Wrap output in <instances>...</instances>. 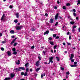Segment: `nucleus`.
<instances>
[{"instance_id": "7", "label": "nucleus", "mask_w": 80, "mask_h": 80, "mask_svg": "<svg viewBox=\"0 0 80 80\" xmlns=\"http://www.w3.org/2000/svg\"><path fill=\"white\" fill-rule=\"evenodd\" d=\"M19 70H20V69H21V70H25V68L23 67H19Z\"/></svg>"}, {"instance_id": "4", "label": "nucleus", "mask_w": 80, "mask_h": 80, "mask_svg": "<svg viewBox=\"0 0 80 80\" xmlns=\"http://www.w3.org/2000/svg\"><path fill=\"white\" fill-rule=\"evenodd\" d=\"M11 78H13V77H15V74H13V73H11L9 75Z\"/></svg>"}, {"instance_id": "5", "label": "nucleus", "mask_w": 80, "mask_h": 80, "mask_svg": "<svg viewBox=\"0 0 80 80\" xmlns=\"http://www.w3.org/2000/svg\"><path fill=\"white\" fill-rule=\"evenodd\" d=\"M17 40V38H15L12 41V42L11 43V45H12L14 42H15V41Z\"/></svg>"}, {"instance_id": "9", "label": "nucleus", "mask_w": 80, "mask_h": 80, "mask_svg": "<svg viewBox=\"0 0 80 80\" xmlns=\"http://www.w3.org/2000/svg\"><path fill=\"white\" fill-rule=\"evenodd\" d=\"M16 16L17 18H18L19 17V13L17 12L16 14Z\"/></svg>"}, {"instance_id": "21", "label": "nucleus", "mask_w": 80, "mask_h": 80, "mask_svg": "<svg viewBox=\"0 0 80 80\" xmlns=\"http://www.w3.org/2000/svg\"><path fill=\"white\" fill-rule=\"evenodd\" d=\"M53 20L52 19H50V23H53Z\"/></svg>"}, {"instance_id": "23", "label": "nucleus", "mask_w": 80, "mask_h": 80, "mask_svg": "<svg viewBox=\"0 0 80 80\" xmlns=\"http://www.w3.org/2000/svg\"><path fill=\"white\" fill-rule=\"evenodd\" d=\"M16 64H17V65H20V60H18V62H16Z\"/></svg>"}, {"instance_id": "28", "label": "nucleus", "mask_w": 80, "mask_h": 80, "mask_svg": "<svg viewBox=\"0 0 80 80\" xmlns=\"http://www.w3.org/2000/svg\"><path fill=\"white\" fill-rule=\"evenodd\" d=\"M13 54L14 55H17V52L16 51H14L13 52Z\"/></svg>"}, {"instance_id": "63", "label": "nucleus", "mask_w": 80, "mask_h": 80, "mask_svg": "<svg viewBox=\"0 0 80 80\" xmlns=\"http://www.w3.org/2000/svg\"><path fill=\"white\" fill-rule=\"evenodd\" d=\"M29 80H33V79L32 78H30Z\"/></svg>"}, {"instance_id": "55", "label": "nucleus", "mask_w": 80, "mask_h": 80, "mask_svg": "<svg viewBox=\"0 0 80 80\" xmlns=\"http://www.w3.org/2000/svg\"><path fill=\"white\" fill-rule=\"evenodd\" d=\"M6 42H5V41H2V43H5Z\"/></svg>"}, {"instance_id": "49", "label": "nucleus", "mask_w": 80, "mask_h": 80, "mask_svg": "<svg viewBox=\"0 0 80 80\" xmlns=\"http://www.w3.org/2000/svg\"><path fill=\"white\" fill-rule=\"evenodd\" d=\"M35 47V46H32V47H31V48H32V49L34 48Z\"/></svg>"}, {"instance_id": "42", "label": "nucleus", "mask_w": 80, "mask_h": 80, "mask_svg": "<svg viewBox=\"0 0 80 80\" xmlns=\"http://www.w3.org/2000/svg\"><path fill=\"white\" fill-rule=\"evenodd\" d=\"M76 27H77V26H74L72 27V28H76Z\"/></svg>"}, {"instance_id": "43", "label": "nucleus", "mask_w": 80, "mask_h": 80, "mask_svg": "<svg viewBox=\"0 0 80 80\" xmlns=\"http://www.w3.org/2000/svg\"><path fill=\"white\" fill-rule=\"evenodd\" d=\"M62 8L63 9H64V10H65L66 9V7L65 6H63L62 7Z\"/></svg>"}, {"instance_id": "39", "label": "nucleus", "mask_w": 80, "mask_h": 80, "mask_svg": "<svg viewBox=\"0 0 80 80\" xmlns=\"http://www.w3.org/2000/svg\"><path fill=\"white\" fill-rule=\"evenodd\" d=\"M60 68H61V70H62V71L64 70V68H63L61 67Z\"/></svg>"}, {"instance_id": "11", "label": "nucleus", "mask_w": 80, "mask_h": 80, "mask_svg": "<svg viewBox=\"0 0 80 80\" xmlns=\"http://www.w3.org/2000/svg\"><path fill=\"white\" fill-rule=\"evenodd\" d=\"M24 66L26 68L28 67V62H27L26 64H25Z\"/></svg>"}, {"instance_id": "12", "label": "nucleus", "mask_w": 80, "mask_h": 80, "mask_svg": "<svg viewBox=\"0 0 80 80\" xmlns=\"http://www.w3.org/2000/svg\"><path fill=\"white\" fill-rule=\"evenodd\" d=\"M21 28V27H19V26H17L16 27V30H20V29Z\"/></svg>"}, {"instance_id": "58", "label": "nucleus", "mask_w": 80, "mask_h": 80, "mask_svg": "<svg viewBox=\"0 0 80 80\" xmlns=\"http://www.w3.org/2000/svg\"><path fill=\"white\" fill-rule=\"evenodd\" d=\"M66 77L67 78H68V75H66Z\"/></svg>"}, {"instance_id": "29", "label": "nucleus", "mask_w": 80, "mask_h": 80, "mask_svg": "<svg viewBox=\"0 0 80 80\" xmlns=\"http://www.w3.org/2000/svg\"><path fill=\"white\" fill-rule=\"evenodd\" d=\"M56 58H57L58 62L60 60V59H59V58H58V57H57Z\"/></svg>"}, {"instance_id": "34", "label": "nucleus", "mask_w": 80, "mask_h": 80, "mask_svg": "<svg viewBox=\"0 0 80 80\" xmlns=\"http://www.w3.org/2000/svg\"><path fill=\"white\" fill-rule=\"evenodd\" d=\"M17 45H18V43L17 42H16L14 44L13 46H16Z\"/></svg>"}, {"instance_id": "56", "label": "nucleus", "mask_w": 80, "mask_h": 80, "mask_svg": "<svg viewBox=\"0 0 80 80\" xmlns=\"http://www.w3.org/2000/svg\"><path fill=\"white\" fill-rule=\"evenodd\" d=\"M59 38V37L58 36H57L56 37V39H58Z\"/></svg>"}, {"instance_id": "41", "label": "nucleus", "mask_w": 80, "mask_h": 80, "mask_svg": "<svg viewBox=\"0 0 80 80\" xmlns=\"http://www.w3.org/2000/svg\"><path fill=\"white\" fill-rule=\"evenodd\" d=\"M58 24V22H57L55 24V26H57V25Z\"/></svg>"}, {"instance_id": "33", "label": "nucleus", "mask_w": 80, "mask_h": 80, "mask_svg": "<svg viewBox=\"0 0 80 80\" xmlns=\"http://www.w3.org/2000/svg\"><path fill=\"white\" fill-rule=\"evenodd\" d=\"M69 74H70V72H69L68 71V72H66V75H68Z\"/></svg>"}, {"instance_id": "62", "label": "nucleus", "mask_w": 80, "mask_h": 80, "mask_svg": "<svg viewBox=\"0 0 80 80\" xmlns=\"http://www.w3.org/2000/svg\"><path fill=\"white\" fill-rule=\"evenodd\" d=\"M12 38H15V36H11Z\"/></svg>"}, {"instance_id": "16", "label": "nucleus", "mask_w": 80, "mask_h": 80, "mask_svg": "<svg viewBox=\"0 0 80 80\" xmlns=\"http://www.w3.org/2000/svg\"><path fill=\"white\" fill-rule=\"evenodd\" d=\"M77 64H74L71 66V67H77Z\"/></svg>"}, {"instance_id": "47", "label": "nucleus", "mask_w": 80, "mask_h": 80, "mask_svg": "<svg viewBox=\"0 0 80 80\" xmlns=\"http://www.w3.org/2000/svg\"><path fill=\"white\" fill-rule=\"evenodd\" d=\"M1 50H2V51H3L4 50V48H1Z\"/></svg>"}, {"instance_id": "52", "label": "nucleus", "mask_w": 80, "mask_h": 80, "mask_svg": "<svg viewBox=\"0 0 80 80\" xmlns=\"http://www.w3.org/2000/svg\"><path fill=\"white\" fill-rule=\"evenodd\" d=\"M67 44L68 45H71V44H70V43L68 42Z\"/></svg>"}, {"instance_id": "59", "label": "nucleus", "mask_w": 80, "mask_h": 80, "mask_svg": "<svg viewBox=\"0 0 80 80\" xmlns=\"http://www.w3.org/2000/svg\"><path fill=\"white\" fill-rule=\"evenodd\" d=\"M73 15L75 17L76 16V13H73Z\"/></svg>"}, {"instance_id": "36", "label": "nucleus", "mask_w": 80, "mask_h": 80, "mask_svg": "<svg viewBox=\"0 0 80 80\" xmlns=\"http://www.w3.org/2000/svg\"><path fill=\"white\" fill-rule=\"evenodd\" d=\"M31 30L32 31H35V29L33 28H32L31 29Z\"/></svg>"}, {"instance_id": "20", "label": "nucleus", "mask_w": 80, "mask_h": 80, "mask_svg": "<svg viewBox=\"0 0 80 80\" xmlns=\"http://www.w3.org/2000/svg\"><path fill=\"white\" fill-rule=\"evenodd\" d=\"M43 76H45V73H44V75L41 74V78H43Z\"/></svg>"}, {"instance_id": "44", "label": "nucleus", "mask_w": 80, "mask_h": 80, "mask_svg": "<svg viewBox=\"0 0 80 80\" xmlns=\"http://www.w3.org/2000/svg\"><path fill=\"white\" fill-rule=\"evenodd\" d=\"M48 40H52V38L51 37H49L48 38Z\"/></svg>"}, {"instance_id": "10", "label": "nucleus", "mask_w": 80, "mask_h": 80, "mask_svg": "<svg viewBox=\"0 0 80 80\" xmlns=\"http://www.w3.org/2000/svg\"><path fill=\"white\" fill-rule=\"evenodd\" d=\"M58 13H57L55 16V20H57V18H58Z\"/></svg>"}, {"instance_id": "25", "label": "nucleus", "mask_w": 80, "mask_h": 80, "mask_svg": "<svg viewBox=\"0 0 80 80\" xmlns=\"http://www.w3.org/2000/svg\"><path fill=\"white\" fill-rule=\"evenodd\" d=\"M70 24H71L72 25H73L74 23H75L74 22H70Z\"/></svg>"}, {"instance_id": "22", "label": "nucleus", "mask_w": 80, "mask_h": 80, "mask_svg": "<svg viewBox=\"0 0 80 80\" xmlns=\"http://www.w3.org/2000/svg\"><path fill=\"white\" fill-rule=\"evenodd\" d=\"M49 43H50V44H51V45H53V42L52 41H50L49 42Z\"/></svg>"}, {"instance_id": "37", "label": "nucleus", "mask_w": 80, "mask_h": 80, "mask_svg": "<svg viewBox=\"0 0 80 80\" xmlns=\"http://www.w3.org/2000/svg\"><path fill=\"white\" fill-rule=\"evenodd\" d=\"M70 6V4L69 3H67L66 4V6Z\"/></svg>"}, {"instance_id": "14", "label": "nucleus", "mask_w": 80, "mask_h": 80, "mask_svg": "<svg viewBox=\"0 0 80 80\" xmlns=\"http://www.w3.org/2000/svg\"><path fill=\"white\" fill-rule=\"evenodd\" d=\"M48 33H49V31H47L44 33V35H46V34H48Z\"/></svg>"}, {"instance_id": "8", "label": "nucleus", "mask_w": 80, "mask_h": 80, "mask_svg": "<svg viewBox=\"0 0 80 80\" xmlns=\"http://www.w3.org/2000/svg\"><path fill=\"white\" fill-rule=\"evenodd\" d=\"M62 30H63L64 31H65V30H66V27L65 26H63V27L62 28Z\"/></svg>"}, {"instance_id": "15", "label": "nucleus", "mask_w": 80, "mask_h": 80, "mask_svg": "<svg viewBox=\"0 0 80 80\" xmlns=\"http://www.w3.org/2000/svg\"><path fill=\"white\" fill-rule=\"evenodd\" d=\"M10 33L11 34H13V33H15V32H14V31L12 30L10 31Z\"/></svg>"}, {"instance_id": "32", "label": "nucleus", "mask_w": 80, "mask_h": 80, "mask_svg": "<svg viewBox=\"0 0 80 80\" xmlns=\"http://www.w3.org/2000/svg\"><path fill=\"white\" fill-rule=\"evenodd\" d=\"M72 12H76V10H75V9H73L72 10Z\"/></svg>"}, {"instance_id": "18", "label": "nucleus", "mask_w": 80, "mask_h": 80, "mask_svg": "<svg viewBox=\"0 0 80 80\" xmlns=\"http://www.w3.org/2000/svg\"><path fill=\"white\" fill-rule=\"evenodd\" d=\"M5 15L4 14H3L1 18V20H3L4 17H5Z\"/></svg>"}, {"instance_id": "40", "label": "nucleus", "mask_w": 80, "mask_h": 80, "mask_svg": "<svg viewBox=\"0 0 80 80\" xmlns=\"http://www.w3.org/2000/svg\"><path fill=\"white\" fill-rule=\"evenodd\" d=\"M57 45H55L54 46V49H56L57 48Z\"/></svg>"}, {"instance_id": "27", "label": "nucleus", "mask_w": 80, "mask_h": 80, "mask_svg": "<svg viewBox=\"0 0 80 80\" xmlns=\"http://www.w3.org/2000/svg\"><path fill=\"white\" fill-rule=\"evenodd\" d=\"M14 22L16 23H17L18 22V20H17L16 19V20H15L14 21Z\"/></svg>"}, {"instance_id": "35", "label": "nucleus", "mask_w": 80, "mask_h": 80, "mask_svg": "<svg viewBox=\"0 0 80 80\" xmlns=\"http://www.w3.org/2000/svg\"><path fill=\"white\" fill-rule=\"evenodd\" d=\"M72 32H75V31H76V30L75 29L72 28Z\"/></svg>"}, {"instance_id": "31", "label": "nucleus", "mask_w": 80, "mask_h": 80, "mask_svg": "<svg viewBox=\"0 0 80 80\" xmlns=\"http://www.w3.org/2000/svg\"><path fill=\"white\" fill-rule=\"evenodd\" d=\"M78 3L77 4V5H78V4H80V0H78Z\"/></svg>"}, {"instance_id": "61", "label": "nucleus", "mask_w": 80, "mask_h": 80, "mask_svg": "<svg viewBox=\"0 0 80 80\" xmlns=\"http://www.w3.org/2000/svg\"><path fill=\"white\" fill-rule=\"evenodd\" d=\"M45 15L46 16V17H48V14L47 13H46L45 14Z\"/></svg>"}, {"instance_id": "48", "label": "nucleus", "mask_w": 80, "mask_h": 80, "mask_svg": "<svg viewBox=\"0 0 80 80\" xmlns=\"http://www.w3.org/2000/svg\"><path fill=\"white\" fill-rule=\"evenodd\" d=\"M38 58H39V60H41V58L40 56H38Z\"/></svg>"}, {"instance_id": "26", "label": "nucleus", "mask_w": 80, "mask_h": 80, "mask_svg": "<svg viewBox=\"0 0 80 80\" xmlns=\"http://www.w3.org/2000/svg\"><path fill=\"white\" fill-rule=\"evenodd\" d=\"M24 75L25 77H26V76L27 75V72H25L24 74Z\"/></svg>"}, {"instance_id": "53", "label": "nucleus", "mask_w": 80, "mask_h": 80, "mask_svg": "<svg viewBox=\"0 0 80 80\" xmlns=\"http://www.w3.org/2000/svg\"><path fill=\"white\" fill-rule=\"evenodd\" d=\"M69 39H70V40H71V39H72V37L70 36L69 37Z\"/></svg>"}, {"instance_id": "3", "label": "nucleus", "mask_w": 80, "mask_h": 80, "mask_svg": "<svg viewBox=\"0 0 80 80\" xmlns=\"http://www.w3.org/2000/svg\"><path fill=\"white\" fill-rule=\"evenodd\" d=\"M40 65V61H38L37 62H36V66L37 67H38Z\"/></svg>"}, {"instance_id": "1", "label": "nucleus", "mask_w": 80, "mask_h": 80, "mask_svg": "<svg viewBox=\"0 0 80 80\" xmlns=\"http://www.w3.org/2000/svg\"><path fill=\"white\" fill-rule=\"evenodd\" d=\"M73 57H74V55L73 54H72L71 55V57L70 58L69 60H71L72 62H74V60L73 59H72V58H73Z\"/></svg>"}, {"instance_id": "57", "label": "nucleus", "mask_w": 80, "mask_h": 80, "mask_svg": "<svg viewBox=\"0 0 80 80\" xmlns=\"http://www.w3.org/2000/svg\"><path fill=\"white\" fill-rule=\"evenodd\" d=\"M30 72H32L33 71V69H32V68L30 69Z\"/></svg>"}, {"instance_id": "54", "label": "nucleus", "mask_w": 80, "mask_h": 80, "mask_svg": "<svg viewBox=\"0 0 80 80\" xmlns=\"http://www.w3.org/2000/svg\"><path fill=\"white\" fill-rule=\"evenodd\" d=\"M77 62H74V65H77Z\"/></svg>"}, {"instance_id": "17", "label": "nucleus", "mask_w": 80, "mask_h": 80, "mask_svg": "<svg viewBox=\"0 0 80 80\" xmlns=\"http://www.w3.org/2000/svg\"><path fill=\"white\" fill-rule=\"evenodd\" d=\"M46 52V51H42V55H45V52Z\"/></svg>"}, {"instance_id": "2", "label": "nucleus", "mask_w": 80, "mask_h": 80, "mask_svg": "<svg viewBox=\"0 0 80 80\" xmlns=\"http://www.w3.org/2000/svg\"><path fill=\"white\" fill-rule=\"evenodd\" d=\"M54 58L53 57H49V63H50V62L51 63H53V59Z\"/></svg>"}, {"instance_id": "38", "label": "nucleus", "mask_w": 80, "mask_h": 80, "mask_svg": "<svg viewBox=\"0 0 80 80\" xmlns=\"http://www.w3.org/2000/svg\"><path fill=\"white\" fill-rule=\"evenodd\" d=\"M29 70V69H28V68H27L26 69V72H28V70Z\"/></svg>"}, {"instance_id": "51", "label": "nucleus", "mask_w": 80, "mask_h": 80, "mask_svg": "<svg viewBox=\"0 0 80 80\" xmlns=\"http://www.w3.org/2000/svg\"><path fill=\"white\" fill-rule=\"evenodd\" d=\"M44 64H46L47 65H48V64H50V63H49V62L48 63H47V62H44Z\"/></svg>"}, {"instance_id": "6", "label": "nucleus", "mask_w": 80, "mask_h": 80, "mask_svg": "<svg viewBox=\"0 0 80 80\" xmlns=\"http://www.w3.org/2000/svg\"><path fill=\"white\" fill-rule=\"evenodd\" d=\"M7 53L8 55V56H9V57H10L11 56V52L10 51H8L7 52Z\"/></svg>"}, {"instance_id": "46", "label": "nucleus", "mask_w": 80, "mask_h": 80, "mask_svg": "<svg viewBox=\"0 0 80 80\" xmlns=\"http://www.w3.org/2000/svg\"><path fill=\"white\" fill-rule=\"evenodd\" d=\"M56 36H57V35L55 34H54L53 35V37H56Z\"/></svg>"}, {"instance_id": "60", "label": "nucleus", "mask_w": 80, "mask_h": 80, "mask_svg": "<svg viewBox=\"0 0 80 80\" xmlns=\"http://www.w3.org/2000/svg\"><path fill=\"white\" fill-rule=\"evenodd\" d=\"M2 33H0V37H2Z\"/></svg>"}, {"instance_id": "45", "label": "nucleus", "mask_w": 80, "mask_h": 80, "mask_svg": "<svg viewBox=\"0 0 80 80\" xmlns=\"http://www.w3.org/2000/svg\"><path fill=\"white\" fill-rule=\"evenodd\" d=\"M9 8H13V6L12 5H10L9 6Z\"/></svg>"}, {"instance_id": "13", "label": "nucleus", "mask_w": 80, "mask_h": 80, "mask_svg": "<svg viewBox=\"0 0 80 80\" xmlns=\"http://www.w3.org/2000/svg\"><path fill=\"white\" fill-rule=\"evenodd\" d=\"M14 70H15V71H21V70H20V69H19V68H16L14 69Z\"/></svg>"}, {"instance_id": "19", "label": "nucleus", "mask_w": 80, "mask_h": 80, "mask_svg": "<svg viewBox=\"0 0 80 80\" xmlns=\"http://www.w3.org/2000/svg\"><path fill=\"white\" fill-rule=\"evenodd\" d=\"M68 18L69 19V20H72V18L70 16H68Z\"/></svg>"}, {"instance_id": "50", "label": "nucleus", "mask_w": 80, "mask_h": 80, "mask_svg": "<svg viewBox=\"0 0 80 80\" xmlns=\"http://www.w3.org/2000/svg\"><path fill=\"white\" fill-rule=\"evenodd\" d=\"M21 74L22 75H24V72H22Z\"/></svg>"}, {"instance_id": "64", "label": "nucleus", "mask_w": 80, "mask_h": 80, "mask_svg": "<svg viewBox=\"0 0 80 80\" xmlns=\"http://www.w3.org/2000/svg\"><path fill=\"white\" fill-rule=\"evenodd\" d=\"M57 3H58V4H60V2H59L58 1H57Z\"/></svg>"}, {"instance_id": "24", "label": "nucleus", "mask_w": 80, "mask_h": 80, "mask_svg": "<svg viewBox=\"0 0 80 80\" xmlns=\"http://www.w3.org/2000/svg\"><path fill=\"white\" fill-rule=\"evenodd\" d=\"M40 70V68H38L37 69H36V72H38V71H39V70Z\"/></svg>"}, {"instance_id": "30", "label": "nucleus", "mask_w": 80, "mask_h": 80, "mask_svg": "<svg viewBox=\"0 0 80 80\" xmlns=\"http://www.w3.org/2000/svg\"><path fill=\"white\" fill-rule=\"evenodd\" d=\"M12 50L13 52H15V50H16V49H15V48H13L12 49Z\"/></svg>"}]
</instances>
